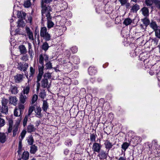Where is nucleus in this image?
I'll list each match as a JSON object with an SVG mask.
<instances>
[{
	"label": "nucleus",
	"mask_w": 160,
	"mask_h": 160,
	"mask_svg": "<svg viewBox=\"0 0 160 160\" xmlns=\"http://www.w3.org/2000/svg\"><path fill=\"white\" fill-rule=\"evenodd\" d=\"M142 21L143 23L145 25V28H143V29H146L147 26L150 23L149 20L147 18H144L142 19Z\"/></svg>",
	"instance_id": "nucleus-29"
},
{
	"label": "nucleus",
	"mask_w": 160,
	"mask_h": 160,
	"mask_svg": "<svg viewBox=\"0 0 160 160\" xmlns=\"http://www.w3.org/2000/svg\"><path fill=\"white\" fill-rule=\"evenodd\" d=\"M43 74L38 73L37 76V82H39L41 80Z\"/></svg>",
	"instance_id": "nucleus-54"
},
{
	"label": "nucleus",
	"mask_w": 160,
	"mask_h": 160,
	"mask_svg": "<svg viewBox=\"0 0 160 160\" xmlns=\"http://www.w3.org/2000/svg\"><path fill=\"white\" fill-rule=\"evenodd\" d=\"M37 150V147L35 145H32L30 147V152L31 154H34Z\"/></svg>",
	"instance_id": "nucleus-28"
},
{
	"label": "nucleus",
	"mask_w": 160,
	"mask_h": 160,
	"mask_svg": "<svg viewBox=\"0 0 160 160\" xmlns=\"http://www.w3.org/2000/svg\"><path fill=\"white\" fill-rule=\"evenodd\" d=\"M155 31L156 36L157 37L160 38V30L158 29Z\"/></svg>",
	"instance_id": "nucleus-56"
},
{
	"label": "nucleus",
	"mask_w": 160,
	"mask_h": 160,
	"mask_svg": "<svg viewBox=\"0 0 160 160\" xmlns=\"http://www.w3.org/2000/svg\"><path fill=\"white\" fill-rule=\"evenodd\" d=\"M43 78L50 79L51 78V73L47 72L44 73L43 76Z\"/></svg>",
	"instance_id": "nucleus-43"
},
{
	"label": "nucleus",
	"mask_w": 160,
	"mask_h": 160,
	"mask_svg": "<svg viewBox=\"0 0 160 160\" xmlns=\"http://www.w3.org/2000/svg\"><path fill=\"white\" fill-rule=\"evenodd\" d=\"M145 3L148 6H151L152 5L153 3H158V7H159V2L160 1H158V0H146Z\"/></svg>",
	"instance_id": "nucleus-15"
},
{
	"label": "nucleus",
	"mask_w": 160,
	"mask_h": 160,
	"mask_svg": "<svg viewBox=\"0 0 160 160\" xmlns=\"http://www.w3.org/2000/svg\"><path fill=\"white\" fill-rule=\"evenodd\" d=\"M88 72L89 75H92L96 73L97 70L95 67H90L88 69Z\"/></svg>",
	"instance_id": "nucleus-21"
},
{
	"label": "nucleus",
	"mask_w": 160,
	"mask_h": 160,
	"mask_svg": "<svg viewBox=\"0 0 160 160\" xmlns=\"http://www.w3.org/2000/svg\"><path fill=\"white\" fill-rule=\"evenodd\" d=\"M97 135L94 133L91 134L90 135V139L91 142H95Z\"/></svg>",
	"instance_id": "nucleus-46"
},
{
	"label": "nucleus",
	"mask_w": 160,
	"mask_h": 160,
	"mask_svg": "<svg viewBox=\"0 0 160 160\" xmlns=\"http://www.w3.org/2000/svg\"><path fill=\"white\" fill-rule=\"evenodd\" d=\"M46 96V93L45 90L42 89L41 90V91L39 93V96L42 99H44Z\"/></svg>",
	"instance_id": "nucleus-37"
},
{
	"label": "nucleus",
	"mask_w": 160,
	"mask_h": 160,
	"mask_svg": "<svg viewBox=\"0 0 160 160\" xmlns=\"http://www.w3.org/2000/svg\"><path fill=\"white\" fill-rule=\"evenodd\" d=\"M132 22V20L130 18H128L125 19L123 23L126 26L130 24Z\"/></svg>",
	"instance_id": "nucleus-39"
},
{
	"label": "nucleus",
	"mask_w": 160,
	"mask_h": 160,
	"mask_svg": "<svg viewBox=\"0 0 160 160\" xmlns=\"http://www.w3.org/2000/svg\"><path fill=\"white\" fill-rule=\"evenodd\" d=\"M35 68H33L32 67H31L30 68V73L29 76L28 75L26 76L28 80V82H31L33 78V76L35 73Z\"/></svg>",
	"instance_id": "nucleus-6"
},
{
	"label": "nucleus",
	"mask_w": 160,
	"mask_h": 160,
	"mask_svg": "<svg viewBox=\"0 0 160 160\" xmlns=\"http://www.w3.org/2000/svg\"><path fill=\"white\" fill-rule=\"evenodd\" d=\"M6 139V136L4 133H0V142L2 143H4Z\"/></svg>",
	"instance_id": "nucleus-36"
},
{
	"label": "nucleus",
	"mask_w": 160,
	"mask_h": 160,
	"mask_svg": "<svg viewBox=\"0 0 160 160\" xmlns=\"http://www.w3.org/2000/svg\"><path fill=\"white\" fill-rule=\"evenodd\" d=\"M17 16L18 18L24 19L26 17V13L22 11L18 12Z\"/></svg>",
	"instance_id": "nucleus-25"
},
{
	"label": "nucleus",
	"mask_w": 160,
	"mask_h": 160,
	"mask_svg": "<svg viewBox=\"0 0 160 160\" xmlns=\"http://www.w3.org/2000/svg\"><path fill=\"white\" fill-rule=\"evenodd\" d=\"M6 122L5 120L1 118H0V127L3 126L5 124Z\"/></svg>",
	"instance_id": "nucleus-53"
},
{
	"label": "nucleus",
	"mask_w": 160,
	"mask_h": 160,
	"mask_svg": "<svg viewBox=\"0 0 160 160\" xmlns=\"http://www.w3.org/2000/svg\"><path fill=\"white\" fill-rule=\"evenodd\" d=\"M8 122L9 126H13V121L11 118H9L8 119Z\"/></svg>",
	"instance_id": "nucleus-55"
},
{
	"label": "nucleus",
	"mask_w": 160,
	"mask_h": 160,
	"mask_svg": "<svg viewBox=\"0 0 160 160\" xmlns=\"http://www.w3.org/2000/svg\"><path fill=\"white\" fill-rule=\"evenodd\" d=\"M18 126H16L14 127L13 130V137H14L18 133Z\"/></svg>",
	"instance_id": "nucleus-44"
},
{
	"label": "nucleus",
	"mask_w": 160,
	"mask_h": 160,
	"mask_svg": "<svg viewBox=\"0 0 160 160\" xmlns=\"http://www.w3.org/2000/svg\"><path fill=\"white\" fill-rule=\"evenodd\" d=\"M44 64H41L38 65V73L43 74V70L44 68Z\"/></svg>",
	"instance_id": "nucleus-40"
},
{
	"label": "nucleus",
	"mask_w": 160,
	"mask_h": 160,
	"mask_svg": "<svg viewBox=\"0 0 160 160\" xmlns=\"http://www.w3.org/2000/svg\"><path fill=\"white\" fill-rule=\"evenodd\" d=\"M21 59L24 61H26L28 60V57L27 55H23L21 58Z\"/></svg>",
	"instance_id": "nucleus-63"
},
{
	"label": "nucleus",
	"mask_w": 160,
	"mask_h": 160,
	"mask_svg": "<svg viewBox=\"0 0 160 160\" xmlns=\"http://www.w3.org/2000/svg\"><path fill=\"white\" fill-rule=\"evenodd\" d=\"M35 109V107L34 106H31L29 107L28 112V115H30L33 110Z\"/></svg>",
	"instance_id": "nucleus-51"
},
{
	"label": "nucleus",
	"mask_w": 160,
	"mask_h": 160,
	"mask_svg": "<svg viewBox=\"0 0 160 160\" xmlns=\"http://www.w3.org/2000/svg\"><path fill=\"white\" fill-rule=\"evenodd\" d=\"M72 141L71 139H67L65 141V144L68 146L70 147L71 146L72 144Z\"/></svg>",
	"instance_id": "nucleus-42"
},
{
	"label": "nucleus",
	"mask_w": 160,
	"mask_h": 160,
	"mask_svg": "<svg viewBox=\"0 0 160 160\" xmlns=\"http://www.w3.org/2000/svg\"><path fill=\"white\" fill-rule=\"evenodd\" d=\"M37 82L36 91L37 92H38L40 87V83L39 82Z\"/></svg>",
	"instance_id": "nucleus-64"
},
{
	"label": "nucleus",
	"mask_w": 160,
	"mask_h": 160,
	"mask_svg": "<svg viewBox=\"0 0 160 160\" xmlns=\"http://www.w3.org/2000/svg\"><path fill=\"white\" fill-rule=\"evenodd\" d=\"M38 98V96L36 94H34L33 96L32 100V104H33L36 102L37 101Z\"/></svg>",
	"instance_id": "nucleus-47"
},
{
	"label": "nucleus",
	"mask_w": 160,
	"mask_h": 160,
	"mask_svg": "<svg viewBox=\"0 0 160 160\" xmlns=\"http://www.w3.org/2000/svg\"><path fill=\"white\" fill-rule=\"evenodd\" d=\"M10 90L11 93L12 94H15L18 92V88L15 86L11 85L10 87Z\"/></svg>",
	"instance_id": "nucleus-22"
},
{
	"label": "nucleus",
	"mask_w": 160,
	"mask_h": 160,
	"mask_svg": "<svg viewBox=\"0 0 160 160\" xmlns=\"http://www.w3.org/2000/svg\"><path fill=\"white\" fill-rule=\"evenodd\" d=\"M49 107V105L47 102L46 100H44L43 101V104L42 107L43 110L46 112L48 109Z\"/></svg>",
	"instance_id": "nucleus-20"
},
{
	"label": "nucleus",
	"mask_w": 160,
	"mask_h": 160,
	"mask_svg": "<svg viewBox=\"0 0 160 160\" xmlns=\"http://www.w3.org/2000/svg\"><path fill=\"white\" fill-rule=\"evenodd\" d=\"M22 88L23 90L21 93L28 96L30 88V84L29 83V82H28V81L27 82L26 84V86L23 87Z\"/></svg>",
	"instance_id": "nucleus-7"
},
{
	"label": "nucleus",
	"mask_w": 160,
	"mask_h": 160,
	"mask_svg": "<svg viewBox=\"0 0 160 160\" xmlns=\"http://www.w3.org/2000/svg\"><path fill=\"white\" fill-rule=\"evenodd\" d=\"M18 99L16 97H11L9 98L10 103L16 106L18 103Z\"/></svg>",
	"instance_id": "nucleus-18"
},
{
	"label": "nucleus",
	"mask_w": 160,
	"mask_h": 160,
	"mask_svg": "<svg viewBox=\"0 0 160 160\" xmlns=\"http://www.w3.org/2000/svg\"><path fill=\"white\" fill-rule=\"evenodd\" d=\"M45 65L47 69H51L52 68V63L50 62H47Z\"/></svg>",
	"instance_id": "nucleus-50"
},
{
	"label": "nucleus",
	"mask_w": 160,
	"mask_h": 160,
	"mask_svg": "<svg viewBox=\"0 0 160 160\" xmlns=\"http://www.w3.org/2000/svg\"><path fill=\"white\" fill-rule=\"evenodd\" d=\"M150 27L152 28L154 31L158 29V26L155 22L152 21L150 24Z\"/></svg>",
	"instance_id": "nucleus-30"
},
{
	"label": "nucleus",
	"mask_w": 160,
	"mask_h": 160,
	"mask_svg": "<svg viewBox=\"0 0 160 160\" xmlns=\"http://www.w3.org/2000/svg\"><path fill=\"white\" fill-rule=\"evenodd\" d=\"M28 97V95L23 94L21 93L20 95L19 100L20 102L22 104L24 103L26 101V100Z\"/></svg>",
	"instance_id": "nucleus-12"
},
{
	"label": "nucleus",
	"mask_w": 160,
	"mask_h": 160,
	"mask_svg": "<svg viewBox=\"0 0 160 160\" xmlns=\"http://www.w3.org/2000/svg\"><path fill=\"white\" fill-rule=\"evenodd\" d=\"M98 155L100 159H106L108 155V153L106 152L104 150H102L100 151Z\"/></svg>",
	"instance_id": "nucleus-14"
},
{
	"label": "nucleus",
	"mask_w": 160,
	"mask_h": 160,
	"mask_svg": "<svg viewBox=\"0 0 160 160\" xmlns=\"http://www.w3.org/2000/svg\"><path fill=\"white\" fill-rule=\"evenodd\" d=\"M159 69H155L156 75L157 76V77L158 79H160V70H159Z\"/></svg>",
	"instance_id": "nucleus-57"
},
{
	"label": "nucleus",
	"mask_w": 160,
	"mask_h": 160,
	"mask_svg": "<svg viewBox=\"0 0 160 160\" xmlns=\"http://www.w3.org/2000/svg\"><path fill=\"white\" fill-rule=\"evenodd\" d=\"M28 143L29 145H32L34 142V140L32 136L31 135L29 136L28 138L27 139Z\"/></svg>",
	"instance_id": "nucleus-35"
},
{
	"label": "nucleus",
	"mask_w": 160,
	"mask_h": 160,
	"mask_svg": "<svg viewBox=\"0 0 160 160\" xmlns=\"http://www.w3.org/2000/svg\"><path fill=\"white\" fill-rule=\"evenodd\" d=\"M22 140H20L18 144V153H19V152H21L22 149Z\"/></svg>",
	"instance_id": "nucleus-58"
},
{
	"label": "nucleus",
	"mask_w": 160,
	"mask_h": 160,
	"mask_svg": "<svg viewBox=\"0 0 160 160\" xmlns=\"http://www.w3.org/2000/svg\"><path fill=\"white\" fill-rule=\"evenodd\" d=\"M23 74H18L14 76L15 81L16 83H20L23 80Z\"/></svg>",
	"instance_id": "nucleus-10"
},
{
	"label": "nucleus",
	"mask_w": 160,
	"mask_h": 160,
	"mask_svg": "<svg viewBox=\"0 0 160 160\" xmlns=\"http://www.w3.org/2000/svg\"><path fill=\"white\" fill-rule=\"evenodd\" d=\"M18 27L22 28L25 25V23L22 19H19L17 22Z\"/></svg>",
	"instance_id": "nucleus-33"
},
{
	"label": "nucleus",
	"mask_w": 160,
	"mask_h": 160,
	"mask_svg": "<svg viewBox=\"0 0 160 160\" xmlns=\"http://www.w3.org/2000/svg\"><path fill=\"white\" fill-rule=\"evenodd\" d=\"M24 108V105L22 104H19L18 105V110H19L20 113L22 112H23Z\"/></svg>",
	"instance_id": "nucleus-48"
},
{
	"label": "nucleus",
	"mask_w": 160,
	"mask_h": 160,
	"mask_svg": "<svg viewBox=\"0 0 160 160\" xmlns=\"http://www.w3.org/2000/svg\"><path fill=\"white\" fill-rule=\"evenodd\" d=\"M101 148V146L100 143L94 142L92 146V149L95 152L99 153L100 151Z\"/></svg>",
	"instance_id": "nucleus-8"
},
{
	"label": "nucleus",
	"mask_w": 160,
	"mask_h": 160,
	"mask_svg": "<svg viewBox=\"0 0 160 160\" xmlns=\"http://www.w3.org/2000/svg\"><path fill=\"white\" fill-rule=\"evenodd\" d=\"M49 60L48 56L46 54L40 55L39 57V62L41 64H44V60L46 62H48Z\"/></svg>",
	"instance_id": "nucleus-4"
},
{
	"label": "nucleus",
	"mask_w": 160,
	"mask_h": 160,
	"mask_svg": "<svg viewBox=\"0 0 160 160\" xmlns=\"http://www.w3.org/2000/svg\"><path fill=\"white\" fill-rule=\"evenodd\" d=\"M119 2H120L122 6L124 5V4L127 2V0H118Z\"/></svg>",
	"instance_id": "nucleus-62"
},
{
	"label": "nucleus",
	"mask_w": 160,
	"mask_h": 160,
	"mask_svg": "<svg viewBox=\"0 0 160 160\" xmlns=\"http://www.w3.org/2000/svg\"><path fill=\"white\" fill-rule=\"evenodd\" d=\"M41 108L39 106H37L36 108L34 110L37 117L40 118L42 117V115L41 113Z\"/></svg>",
	"instance_id": "nucleus-13"
},
{
	"label": "nucleus",
	"mask_w": 160,
	"mask_h": 160,
	"mask_svg": "<svg viewBox=\"0 0 160 160\" xmlns=\"http://www.w3.org/2000/svg\"><path fill=\"white\" fill-rule=\"evenodd\" d=\"M40 36L46 41H49L51 39V36L47 31V28L45 27L41 28L40 31Z\"/></svg>",
	"instance_id": "nucleus-2"
},
{
	"label": "nucleus",
	"mask_w": 160,
	"mask_h": 160,
	"mask_svg": "<svg viewBox=\"0 0 160 160\" xmlns=\"http://www.w3.org/2000/svg\"><path fill=\"white\" fill-rule=\"evenodd\" d=\"M159 69V67H158L157 65L155 64L153 65L152 67L150 70L149 72V74L151 75H152L155 73L156 74L155 69Z\"/></svg>",
	"instance_id": "nucleus-17"
},
{
	"label": "nucleus",
	"mask_w": 160,
	"mask_h": 160,
	"mask_svg": "<svg viewBox=\"0 0 160 160\" xmlns=\"http://www.w3.org/2000/svg\"><path fill=\"white\" fill-rule=\"evenodd\" d=\"M28 118V116H26L24 118L23 122V125L24 127L27 125Z\"/></svg>",
	"instance_id": "nucleus-52"
},
{
	"label": "nucleus",
	"mask_w": 160,
	"mask_h": 160,
	"mask_svg": "<svg viewBox=\"0 0 160 160\" xmlns=\"http://www.w3.org/2000/svg\"><path fill=\"white\" fill-rule=\"evenodd\" d=\"M152 144L153 146L155 147V149H156L157 150L156 148H157L158 146L157 142L156 140L153 141L152 142Z\"/></svg>",
	"instance_id": "nucleus-59"
},
{
	"label": "nucleus",
	"mask_w": 160,
	"mask_h": 160,
	"mask_svg": "<svg viewBox=\"0 0 160 160\" xmlns=\"http://www.w3.org/2000/svg\"><path fill=\"white\" fill-rule=\"evenodd\" d=\"M139 8V5L137 4H135L132 6L131 10L133 12H137Z\"/></svg>",
	"instance_id": "nucleus-34"
},
{
	"label": "nucleus",
	"mask_w": 160,
	"mask_h": 160,
	"mask_svg": "<svg viewBox=\"0 0 160 160\" xmlns=\"http://www.w3.org/2000/svg\"><path fill=\"white\" fill-rule=\"evenodd\" d=\"M8 102V100L4 98L1 100L2 106L0 107V112L5 114H7L8 112L7 106Z\"/></svg>",
	"instance_id": "nucleus-3"
},
{
	"label": "nucleus",
	"mask_w": 160,
	"mask_h": 160,
	"mask_svg": "<svg viewBox=\"0 0 160 160\" xmlns=\"http://www.w3.org/2000/svg\"><path fill=\"white\" fill-rule=\"evenodd\" d=\"M31 2L30 0H25L24 2V6L25 8H29L31 5Z\"/></svg>",
	"instance_id": "nucleus-41"
},
{
	"label": "nucleus",
	"mask_w": 160,
	"mask_h": 160,
	"mask_svg": "<svg viewBox=\"0 0 160 160\" xmlns=\"http://www.w3.org/2000/svg\"><path fill=\"white\" fill-rule=\"evenodd\" d=\"M52 18L46 19L47 20V27L48 29L53 27L54 25V23L51 21Z\"/></svg>",
	"instance_id": "nucleus-23"
},
{
	"label": "nucleus",
	"mask_w": 160,
	"mask_h": 160,
	"mask_svg": "<svg viewBox=\"0 0 160 160\" xmlns=\"http://www.w3.org/2000/svg\"><path fill=\"white\" fill-rule=\"evenodd\" d=\"M129 145L130 144L128 142H124L122 144L121 148L124 150V151L125 152L129 147Z\"/></svg>",
	"instance_id": "nucleus-31"
},
{
	"label": "nucleus",
	"mask_w": 160,
	"mask_h": 160,
	"mask_svg": "<svg viewBox=\"0 0 160 160\" xmlns=\"http://www.w3.org/2000/svg\"><path fill=\"white\" fill-rule=\"evenodd\" d=\"M42 22L43 23L46 19L52 18L50 12H52V8L49 6L44 5L42 4L41 6Z\"/></svg>",
	"instance_id": "nucleus-1"
},
{
	"label": "nucleus",
	"mask_w": 160,
	"mask_h": 160,
	"mask_svg": "<svg viewBox=\"0 0 160 160\" xmlns=\"http://www.w3.org/2000/svg\"><path fill=\"white\" fill-rule=\"evenodd\" d=\"M18 48L21 54H25L27 52V49L24 45H20Z\"/></svg>",
	"instance_id": "nucleus-19"
},
{
	"label": "nucleus",
	"mask_w": 160,
	"mask_h": 160,
	"mask_svg": "<svg viewBox=\"0 0 160 160\" xmlns=\"http://www.w3.org/2000/svg\"><path fill=\"white\" fill-rule=\"evenodd\" d=\"M71 50L72 52L73 53H75L77 52L78 51L77 47L76 46H74L72 48H71Z\"/></svg>",
	"instance_id": "nucleus-60"
},
{
	"label": "nucleus",
	"mask_w": 160,
	"mask_h": 160,
	"mask_svg": "<svg viewBox=\"0 0 160 160\" xmlns=\"http://www.w3.org/2000/svg\"><path fill=\"white\" fill-rule=\"evenodd\" d=\"M73 62L75 64H78L80 62L79 59V58L76 56H74L73 57Z\"/></svg>",
	"instance_id": "nucleus-49"
},
{
	"label": "nucleus",
	"mask_w": 160,
	"mask_h": 160,
	"mask_svg": "<svg viewBox=\"0 0 160 160\" xmlns=\"http://www.w3.org/2000/svg\"><path fill=\"white\" fill-rule=\"evenodd\" d=\"M143 62L144 66L146 68H149L151 66V62H149V59H144Z\"/></svg>",
	"instance_id": "nucleus-38"
},
{
	"label": "nucleus",
	"mask_w": 160,
	"mask_h": 160,
	"mask_svg": "<svg viewBox=\"0 0 160 160\" xmlns=\"http://www.w3.org/2000/svg\"><path fill=\"white\" fill-rule=\"evenodd\" d=\"M29 153L27 151H24L22 156V158L23 160H27L28 159Z\"/></svg>",
	"instance_id": "nucleus-27"
},
{
	"label": "nucleus",
	"mask_w": 160,
	"mask_h": 160,
	"mask_svg": "<svg viewBox=\"0 0 160 160\" xmlns=\"http://www.w3.org/2000/svg\"><path fill=\"white\" fill-rule=\"evenodd\" d=\"M41 86L43 88H49L50 85L48 84V80L47 78H43L41 81Z\"/></svg>",
	"instance_id": "nucleus-11"
},
{
	"label": "nucleus",
	"mask_w": 160,
	"mask_h": 160,
	"mask_svg": "<svg viewBox=\"0 0 160 160\" xmlns=\"http://www.w3.org/2000/svg\"><path fill=\"white\" fill-rule=\"evenodd\" d=\"M28 67V65L27 63H22L21 62L18 63L17 68L21 71L23 72L26 71Z\"/></svg>",
	"instance_id": "nucleus-5"
},
{
	"label": "nucleus",
	"mask_w": 160,
	"mask_h": 160,
	"mask_svg": "<svg viewBox=\"0 0 160 160\" xmlns=\"http://www.w3.org/2000/svg\"><path fill=\"white\" fill-rule=\"evenodd\" d=\"M42 50L46 51L49 48L48 43L47 42H45L42 44L41 47Z\"/></svg>",
	"instance_id": "nucleus-32"
},
{
	"label": "nucleus",
	"mask_w": 160,
	"mask_h": 160,
	"mask_svg": "<svg viewBox=\"0 0 160 160\" xmlns=\"http://www.w3.org/2000/svg\"><path fill=\"white\" fill-rule=\"evenodd\" d=\"M36 128L33 125L30 124L28 126L27 130L28 132H34Z\"/></svg>",
	"instance_id": "nucleus-26"
},
{
	"label": "nucleus",
	"mask_w": 160,
	"mask_h": 160,
	"mask_svg": "<svg viewBox=\"0 0 160 160\" xmlns=\"http://www.w3.org/2000/svg\"><path fill=\"white\" fill-rule=\"evenodd\" d=\"M25 30L29 39L33 41L34 39L33 34L32 31L29 27H27L25 28Z\"/></svg>",
	"instance_id": "nucleus-9"
},
{
	"label": "nucleus",
	"mask_w": 160,
	"mask_h": 160,
	"mask_svg": "<svg viewBox=\"0 0 160 160\" xmlns=\"http://www.w3.org/2000/svg\"><path fill=\"white\" fill-rule=\"evenodd\" d=\"M26 133V131L25 130H23L22 132L20 134L21 138L19 137V139L22 140L25 137V135Z\"/></svg>",
	"instance_id": "nucleus-45"
},
{
	"label": "nucleus",
	"mask_w": 160,
	"mask_h": 160,
	"mask_svg": "<svg viewBox=\"0 0 160 160\" xmlns=\"http://www.w3.org/2000/svg\"><path fill=\"white\" fill-rule=\"evenodd\" d=\"M104 144L105 145V147L106 149L108 150V152L112 148L113 146L112 143L110 142V141L108 140H107L105 141Z\"/></svg>",
	"instance_id": "nucleus-16"
},
{
	"label": "nucleus",
	"mask_w": 160,
	"mask_h": 160,
	"mask_svg": "<svg viewBox=\"0 0 160 160\" xmlns=\"http://www.w3.org/2000/svg\"><path fill=\"white\" fill-rule=\"evenodd\" d=\"M142 14L145 17H147L149 15L148 9L145 7L142 8L141 9Z\"/></svg>",
	"instance_id": "nucleus-24"
},
{
	"label": "nucleus",
	"mask_w": 160,
	"mask_h": 160,
	"mask_svg": "<svg viewBox=\"0 0 160 160\" xmlns=\"http://www.w3.org/2000/svg\"><path fill=\"white\" fill-rule=\"evenodd\" d=\"M52 0H42L41 6H42V4L44 5H45L44 4V3H48L52 2Z\"/></svg>",
	"instance_id": "nucleus-61"
}]
</instances>
